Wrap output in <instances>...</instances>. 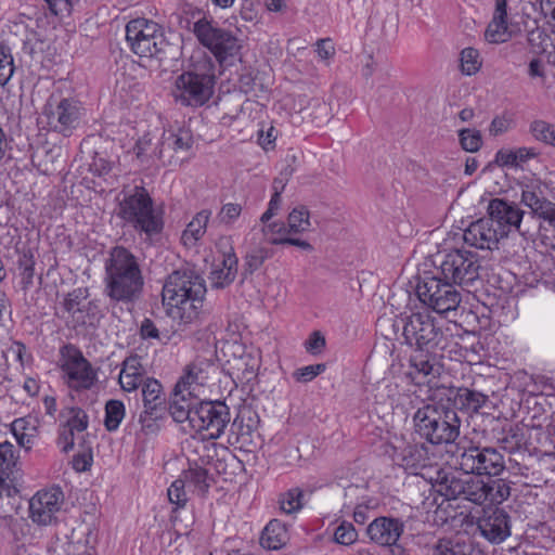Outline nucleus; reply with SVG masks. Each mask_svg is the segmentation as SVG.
<instances>
[{
  "mask_svg": "<svg viewBox=\"0 0 555 555\" xmlns=\"http://www.w3.org/2000/svg\"><path fill=\"white\" fill-rule=\"evenodd\" d=\"M217 64L210 56H192L191 64L175 79L172 96L183 106L199 107L214 94Z\"/></svg>",
  "mask_w": 555,
  "mask_h": 555,
  "instance_id": "f257e3e1",
  "label": "nucleus"
},
{
  "mask_svg": "<svg viewBox=\"0 0 555 555\" xmlns=\"http://www.w3.org/2000/svg\"><path fill=\"white\" fill-rule=\"evenodd\" d=\"M105 270L106 294L111 299L131 302L139 297L143 287V276L137 258L127 248L114 247Z\"/></svg>",
  "mask_w": 555,
  "mask_h": 555,
  "instance_id": "f03ea898",
  "label": "nucleus"
},
{
  "mask_svg": "<svg viewBox=\"0 0 555 555\" xmlns=\"http://www.w3.org/2000/svg\"><path fill=\"white\" fill-rule=\"evenodd\" d=\"M117 217L132 227L137 232L152 237L164 228L163 211L155 207L150 193L143 186H133L122 191Z\"/></svg>",
  "mask_w": 555,
  "mask_h": 555,
  "instance_id": "7ed1b4c3",
  "label": "nucleus"
},
{
  "mask_svg": "<svg viewBox=\"0 0 555 555\" xmlns=\"http://www.w3.org/2000/svg\"><path fill=\"white\" fill-rule=\"evenodd\" d=\"M416 433L431 444L452 443L460 436L461 420L444 404H427L413 417Z\"/></svg>",
  "mask_w": 555,
  "mask_h": 555,
  "instance_id": "20e7f679",
  "label": "nucleus"
},
{
  "mask_svg": "<svg viewBox=\"0 0 555 555\" xmlns=\"http://www.w3.org/2000/svg\"><path fill=\"white\" fill-rule=\"evenodd\" d=\"M404 343L415 350L435 352L443 349L444 333L436 319L427 311L412 312L401 319Z\"/></svg>",
  "mask_w": 555,
  "mask_h": 555,
  "instance_id": "39448f33",
  "label": "nucleus"
},
{
  "mask_svg": "<svg viewBox=\"0 0 555 555\" xmlns=\"http://www.w3.org/2000/svg\"><path fill=\"white\" fill-rule=\"evenodd\" d=\"M481 261L478 253L455 248L444 254L436 266V273L459 286L472 285L480 278Z\"/></svg>",
  "mask_w": 555,
  "mask_h": 555,
  "instance_id": "423d86ee",
  "label": "nucleus"
},
{
  "mask_svg": "<svg viewBox=\"0 0 555 555\" xmlns=\"http://www.w3.org/2000/svg\"><path fill=\"white\" fill-rule=\"evenodd\" d=\"M193 34L202 46L207 48L220 65L240 57L242 42L231 31L218 27L207 17L196 21Z\"/></svg>",
  "mask_w": 555,
  "mask_h": 555,
  "instance_id": "0eeeda50",
  "label": "nucleus"
},
{
  "mask_svg": "<svg viewBox=\"0 0 555 555\" xmlns=\"http://www.w3.org/2000/svg\"><path fill=\"white\" fill-rule=\"evenodd\" d=\"M85 115L82 103L73 96L51 94L43 105L41 117L49 130L68 137Z\"/></svg>",
  "mask_w": 555,
  "mask_h": 555,
  "instance_id": "6e6552de",
  "label": "nucleus"
},
{
  "mask_svg": "<svg viewBox=\"0 0 555 555\" xmlns=\"http://www.w3.org/2000/svg\"><path fill=\"white\" fill-rule=\"evenodd\" d=\"M126 39L131 51L141 57H158L168 46L162 26L143 17L126 25Z\"/></svg>",
  "mask_w": 555,
  "mask_h": 555,
  "instance_id": "1a4fd4ad",
  "label": "nucleus"
},
{
  "mask_svg": "<svg viewBox=\"0 0 555 555\" xmlns=\"http://www.w3.org/2000/svg\"><path fill=\"white\" fill-rule=\"evenodd\" d=\"M455 464L466 475L499 476L505 469V457L492 447L470 446L459 449Z\"/></svg>",
  "mask_w": 555,
  "mask_h": 555,
  "instance_id": "9d476101",
  "label": "nucleus"
},
{
  "mask_svg": "<svg viewBox=\"0 0 555 555\" xmlns=\"http://www.w3.org/2000/svg\"><path fill=\"white\" fill-rule=\"evenodd\" d=\"M416 295L425 306L439 314L456 310L462 299L455 285L437 273L417 283Z\"/></svg>",
  "mask_w": 555,
  "mask_h": 555,
  "instance_id": "9b49d317",
  "label": "nucleus"
},
{
  "mask_svg": "<svg viewBox=\"0 0 555 555\" xmlns=\"http://www.w3.org/2000/svg\"><path fill=\"white\" fill-rule=\"evenodd\" d=\"M437 474V491L447 500H465L476 505L487 502L486 481L466 474L464 477L440 470Z\"/></svg>",
  "mask_w": 555,
  "mask_h": 555,
  "instance_id": "f8f14e48",
  "label": "nucleus"
},
{
  "mask_svg": "<svg viewBox=\"0 0 555 555\" xmlns=\"http://www.w3.org/2000/svg\"><path fill=\"white\" fill-rule=\"evenodd\" d=\"M191 384H175L170 396L169 412L178 423L186 422L189 430H201L205 428L204 416L197 410V398L192 395Z\"/></svg>",
  "mask_w": 555,
  "mask_h": 555,
  "instance_id": "ddd939ff",
  "label": "nucleus"
},
{
  "mask_svg": "<svg viewBox=\"0 0 555 555\" xmlns=\"http://www.w3.org/2000/svg\"><path fill=\"white\" fill-rule=\"evenodd\" d=\"M63 309L67 313V325L73 328L94 325L101 315L98 305L88 300V292L85 288H76L68 293L63 300Z\"/></svg>",
  "mask_w": 555,
  "mask_h": 555,
  "instance_id": "4468645a",
  "label": "nucleus"
},
{
  "mask_svg": "<svg viewBox=\"0 0 555 555\" xmlns=\"http://www.w3.org/2000/svg\"><path fill=\"white\" fill-rule=\"evenodd\" d=\"M197 410L204 416L205 428L201 430H188L193 436L203 437L204 439L217 440L224 433L231 423V413L229 406L221 400L201 401Z\"/></svg>",
  "mask_w": 555,
  "mask_h": 555,
  "instance_id": "2eb2a0df",
  "label": "nucleus"
},
{
  "mask_svg": "<svg viewBox=\"0 0 555 555\" xmlns=\"http://www.w3.org/2000/svg\"><path fill=\"white\" fill-rule=\"evenodd\" d=\"M64 503L60 487L38 491L29 501V517L39 526H49L56 520V513Z\"/></svg>",
  "mask_w": 555,
  "mask_h": 555,
  "instance_id": "dca6fc26",
  "label": "nucleus"
},
{
  "mask_svg": "<svg viewBox=\"0 0 555 555\" xmlns=\"http://www.w3.org/2000/svg\"><path fill=\"white\" fill-rule=\"evenodd\" d=\"M59 365L70 382H95L96 370L73 344L60 348Z\"/></svg>",
  "mask_w": 555,
  "mask_h": 555,
  "instance_id": "f3484780",
  "label": "nucleus"
},
{
  "mask_svg": "<svg viewBox=\"0 0 555 555\" xmlns=\"http://www.w3.org/2000/svg\"><path fill=\"white\" fill-rule=\"evenodd\" d=\"M404 531V524L399 518L380 516L366 527L370 540L380 546H388L392 555H402L403 548L397 544Z\"/></svg>",
  "mask_w": 555,
  "mask_h": 555,
  "instance_id": "a211bd4d",
  "label": "nucleus"
},
{
  "mask_svg": "<svg viewBox=\"0 0 555 555\" xmlns=\"http://www.w3.org/2000/svg\"><path fill=\"white\" fill-rule=\"evenodd\" d=\"M22 470L14 446L4 441L0 443V496L13 498L20 492Z\"/></svg>",
  "mask_w": 555,
  "mask_h": 555,
  "instance_id": "6ab92c4d",
  "label": "nucleus"
},
{
  "mask_svg": "<svg viewBox=\"0 0 555 555\" xmlns=\"http://www.w3.org/2000/svg\"><path fill=\"white\" fill-rule=\"evenodd\" d=\"M199 287L206 294L204 280L193 270H176L166 280L163 287V302L177 301V298L193 297V291Z\"/></svg>",
  "mask_w": 555,
  "mask_h": 555,
  "instance_id": "aec40b11",
  "label": "nucleus"
},
{
  "mask_svg": "<svg viewBox=\"0 0 555 555\" xmlns=\"http://www.w3.org/2000/svg\"><path fill=\"white\" fill-rule=\"evenodd\" d=\"M503 237L504 232L500 227H494V223L488 217L472 222L463 234L464 242L467 245L489 250L496 248Z\"/></svg>",
  "mask_w": 555,
  "mask_h": 555,
  "instance_id": "412c9836",
  "label": "nucleus"
},
{
  "mask_svg": "<svg viewBox=\"0 0 555 555\" xmlns=\"http://www.w3.org/2000/svg\"><path fill=\"white\" fill-rule=\"evenodd\" d=\"M477 528L485 539L499 544L511 535V517L503 508H491L478 518Z\"/></svg>",
  "mask_w": 555,
  "mask_h": 555,
  "instance_id": "4be33fe9",
  "label": "nucleus"
},
{
  "mask_svg": "<svg viewBox=\"0 0 555 555\" xmlns=\"http://www.w3.org/2000/svg\"><path fill=\"white\" fill-rule=\"evenodd\" d=\"M487 212L494 227L504 232V237L512 229L519 230L524 217V211L515 203L502 198L491 199Z\"/></svg>",
  "mask_w": 555,
  "mask_h": 555,
  "instance_id": "5701e85b",
  "label": "nucleus"
},
{
  "mask_svg": "<svg viewBox=\"0 0 555 555\" xmlns=\"http://www.w3.org/2000/svg\"><path fill=\"white\" fill-rule=\"evenodd\" d=\"M204 298L205 295H203L202 288L195 287L193 297L177 298V302L175 300L172 302H164V305L169 318L181 325H188L198 319Z\"/></svg>",
  "mask_w": 555,
  "mask_h": 555,
  "instance_id": "b1692460",
  "label": "nucleus"
},
{
  "mask_svg": "<svg viewBox=\"0 0 555 555\" xmlns=\"http://www.w3.org/2000/svg\"><path fill=\"white\" fill-rule=\"evenodd\" d=\"M229 375L220 367L219 363L214 359L212 352H209L208 358L197 357L193 362L188 364L178 382L198 380V379H214L222 382ZM234 382V378L230 376Z\"/></svg>",
  "mask_w": 555,
  "mask_h": 555,
  "instance_id": "393cba45",
  "label": "nucleus"
},
{
  "mask_svg": "<svg viewBox=\"0 0 555 555\" xmlns=\"http://www.w3.org/2000/svg\"><path fill=\"white\" fill-rule=\"evenodd\" d=\"M397 459L399 465L412 475L425 477V470L431 467L428 449L423 443L405 446Z\"/></svg>",
  "mask_w": 555,
  "mask_h": 555,
  "instance_id": "a878e982",
  "label": "nucleus"
},
{
  "mask_svg": "<svg viewBox=\"0 0 555 555\" xmlns=\"http://www.w3.org/2000/svg\"><path fill=\"white\" fill-rule=\"evenodd\" d=\"M237 274V257L230 246L223 253L220 263H217L211 270L209 280L214 288H224L235 280Z\"/></svg>",
  "mask_w": 555,
  "mask_h": 555,
  "instance_id": "bb28decb",
  "label": "nucleus"
},
{
  "mask_svg": "<svg viewBox=\"0 0 555 555\" xmlns=\"http://www.w3.org/2000/svg\"><path fill=\"white\" fill-rule=\"evenodd\" d=\"M210 217L211 211L203 209L192 218L181 235V242L184 246L193 248L197 245L199 240H202L206 233Z\"/></svg>",
  "mask_w": 555,
  "mask_h": 555,
  "instance_id": "cd10ccee",
  "label": "nucleus"
},
{
  "mask_svg": "<svg viewBox=\"0 0 555 555\" xmlns=\"http://www.w3.org/2000/svg\"><path fill=\"white\" fill-rule=\"evenodd\" d=\"M286 526L278 519H272L262 530L260 544L268 550H280L288 541Z\"/></svg>",
  "mask_w": 555,
  "mask_h": 555,
  "instance_id": "c85d7f7f",
  "label": "nucleus"
},
{
  "mask_svg": "<svg viewBox=\"0 0 555 555\" xmlns=\"http://www.w3.org/2000/svg\"><path fill=\"white\" fill-rule=\"evenodd\" d=\"M134 153L142 163H154L155 160L165 162L162 139L154 142L150 133L144 134L138 140L134 146Z\"/></svg>",
  "mask_w": 555,
  "mask_h": 555,
  "instance_id": "c756f323",
  "label": "nucleus"
},
{
  "mask_svg": "<svg viewBox=\"0 0 555 555\" xmlns=\"http://www.w3.org/2000/svg\"><path fill=\"white\" fill-rule=\"evenodd\" d=\"M440 369V365L429 357H413L411 359L410 370L406 374L413 380L427 378L428 382H431L433 379L439 377Z\"/></svg>",
  "mask_w": 555,
  "mask_h": 555,
  "instance_id": "7c9ffc66",
  "label": "nucleus"
},
{
  "mask_svg": "<svg viewBox=\"0 0 555 555\" xmlns=\"http://www.w3.org/2000/svg\"><path fill=\"white\" fill-rule=\"evenodd\" d=\"M143 406L145 413L155 415L164 410L165 396L162 384H142Z\"/></svg>",
  "mask_w": 555,
  "mask_h": 555,
  "instance_id": "2f4dec72",
  "label": "nucleus"
},
{
  "mask_svg": "<svg viewBox=\"0 0 555 555\" xmlns=\"http://www.w3.org/2000/svg\"><path fill=\"white\" fill-rule=\"evenodd\" d=\"M163 146L171 145L172 152H188L193 145V134L188 128H178L164 131L162 135Z\"/></svg>",
  "mask_w": 555,
  "mask_h": 555,
  "instance_id": "473e14b6",
  "label": "nucleus"
},
{
  "mask_svg": "<svg viewBox=\"0 0 555 555\" xmlns=\"http://www.w3.org/2000/svg\"><path fill=\"white\" fill-rule=\"evenodd\" d=\"M512 33L508 29L507 17L493 15L485 31V39L489 43L499 44L511 39Z\"/></svg>",
  "mask_w": 555,
  "mask_h": 555,
  "instance_id": "72a5a7b5",
  "label": "nucleus"
},
{
  "mask_svg": "<svg viewBox=\"0 0 555 555\" xmlns=\"http://www.w3.org/2000/svg\"><path fill=\"white\" fill-rule=\"evenodd\" d=\"M261 223L263 242L270 245H285V238L292 235L284 222L266 221Z\"/></svg>",
  "mask_w": 555,
  "mask_h": 555,
  "instance_id": "f704fd0d",
  "label": "nucleus"
},
{
  "mask_svg": "<svg viewBox=\"0 0 555 555\" xmlns=\"http://www.w3.org/2000/svg\"><path fill=\"white\" fill-rule=\"evenodd\" d=\"M291 234H300L311 230L310 212L305 206L295 207L287 217Z\"/></svg>",
  "mask_w": 555,
  "mask_h": 555,
  "instance_id": "c9c22d12",
  "label": "nucleus"
},
{
  "mask_svg": "<svg viewBox=\"0 0 555 555\" xmlns=\"http://www.w3.org/2000/svg\"><path fill=\"white\" fill-rule=\"evenodd\" d=\"M61 416L66 417L63 425L68 427L75 433H82L88 428L89 417L87 413L79 406L64 408L61 411Z\"/></svg>",
  "mask_w": 555,
  "mask_h": 555,
  "instance_id": "e433bc0d",
  "label": "nucleus"
},
{
  "mask_svg": "<svg viewBox=\"0 0 555 555\" xmlns=\"http://www.w3.org/2000/svg\"><path fill=\"white\" fill-rule=\"evenodd\" d=\"M125 417V405L119 400H108L105 404L104 425L108 431H115Z\"/></svg>",
  "mask_w": 555,
  "mask_h": 555,
  "instance_id": "4c0bfd02",
  "label": "nucleus"
},
{
  "mask_svg": "<svg viewBox=\"0 0 555 555\" xmlns=\"http://www.w3.org/2000/svg\"><path fill=\"white\" fill-rule=\"evenodd\" d=\"M457 395L461 406L470 412H478L488 400L486 395L468 388H460Z\"/></svg>",
  "mask_w": 555,
  "mask_h": 555,
  "instance_id": "58836bf2",
  "label": "nucleus"
},
{
  "mask_svg": "<svg viewBox=\"0 0 555 555\" xmlns=\"http://www.w3.org/2000/svg\"><path fill=\"white\" fill-rule=\"evenodd\" d=\"M302 498L304 492L299 488H293L282 493L279 499L281 511L285 514L297 513L304 506Z\"/></svg>",
  "mask_w": 555,
  "mask_h": 555,
  "instance_id": "ea45409f",
  "label": "nucleus"
},
{
  "mask_svg": "<svg viewBox=\"0 0 555 555\" xmlns=\"http://www.w3.org/2000/svg\"><path fill=\"white\" fill-rule=\"evenodd\" d=\"M529 132L535 140L555 147V129L550 122L534 119L529 125Z\"/></svg>",
  "mask_w": 555,
  "mask_h": 555,
  "instance_id": "a19ab883",
  "label": "nucleus"
},
{
  "mask_svg": "<svg viewBox=\"0 0 555 555\" xmlns=\"http://www.w3.org/2000/svg\"><path fill=\"white\" fill-rule=\"evenodd\" d=\"M243 416H236L230 426L231 436L229 438L230 443H241L245 446L251 442V434L254 430L253 425H244Z\"/></svg>",
  "mask_w": 555,
  "mask_h": 555,
  "instance_id": "79ce46f5",
  "label": "nucleus"
},
{
  "mask_svg": "<svg viewBox=\"0 0 555 555\" xmlns=\"http://www.w3.org/2000/svg\"><path fill=\"white\" fill-rule=\"evenodd\" d=\"M487 502L500 504L511 495V487L504 479H495L486 482Z\"/></svg>",
  "mask_w": 555,
  "mask_h": 555,
  "instance_id": "37998d69",
  "label": "nucleus"
},
{
  "mask_svg": "<svg viewBox=\"0 0 555 555\" xmlns=\"http://www.w3.org/2000/svg\"><path fill=\"white\" fill-rule=\"evenodd\" d=\"M184 481L194 487L199 494H205L209 488L208 473L203 467L190 468L184 473Z\"/></svg>",
  "mask_w": 555,
  "mask_h": 555,
  "instance_id": "c03bdc74",
  "label": "nucleus"
},
{
  "mask_svg": "<svg viewBox=\"0 0 555 555\" xmlns=\"http://www.w3.org/2000/svg\"><path fill=\"white\" fill-rule=\"evenodd\" d=\"M460 61L462 73L467 76H472L479 72L482 64L478 50L474 48L463 49Z\"/></svg>",
  "mask_w": 555,
  "mask_h": 555,
  "instance_id": "a18cd8bd",
  "label": "nucleus"
},
{
  "mask_svg": "<svg viewBox=\"0 0 555 555\" xmlns=\"http://www.w3.org/2000/svg\"><path fill=\"white\" fill-rule=\"evenodd\" d=\"M459 141L462 149L469 153H475L482 145V137L479 130L464 128L459 130Z\"/></svg>",
  "mask_w": 555,
  "mask_h": 555,
  "instance_id": "49530a36",
  "label": "nucleus"
},
{
  "mask_svg": "<svg viewBox=\"0 0 555 555\" xmlns=\"http://www.w3.org/2000/svg\"><path fill=\"white\" fill-rule=\"evenodd\" d=\"M358 540V531L349 521H341L334 531V541L341 545H351Z\"/></svg>",
  "mask_w": 555,
  "mask_h": 555,
  "instance_id": "de8ad7c7",
  "label": "nucleus"
},
{
  "mask_svg": "<svg viewBox=\"0 0 555 555\" xmlns=\"http://www.w3.org/2000/svg\"><path fill=\"white\" fill-rule=\"evenodd\" d=\"M14 73L13 56L11 50L0 44V87L7 85Z\"/></svg>",
  "mask_w": 555,
  "mask_h": 555,
  "instance_id": "09e8293b",
  "label": "nucleus"
},
{
  "mask_svg": "<svg viewBox=\"0 0 555 555\" xmlns=\"http://www.w3.org/2000/svg\"><path fill=\"white\" fill-rule=\"evenodd\" d=\"M547 202L548 199L543 197L541 192L530 189L529 186L524 189L521 192V203L529 207L534 216L540 212L542 206H544V203Z\"/></svg>",
  "mask_w": 555,
  "mask_h": 555,
  "instance_id": "8fccbe9b",
  "label": "nucleus"
},
{
  "mask_svg": "<svg viewBox=\"0 0 555 555\" xmlns=\"http://www.w3.org/2000/svg\"><path fill=\"white\" fill-rule=\"evenodd\" d=\"M167 495L171 504L184 507L188 502L185 481L183 479L175 480L168 488Z\"/></svg>",
  "mask_w": 555,
  "mask_h": 555,
  "instance_id": "3c124183",
  "label": "nucleus"
},
{
  "mask_svg": "<svg viewBox=\"0 0 555 555\" xmlns=\"http://www.w3.org/2000/svg\"><path fill=\"white\" fill-rule=\"evenodd\" d=\"M143 367L138 356H131L122 362V369L119 373V380L121 378H138L142 375Z\"/></svg>",
  "mask_w": 555,
  "mask_h": 555,
  "instance_id": "603ef678",
  "label": "nucleus"
},
{
  "mask_svg": "<svg viewBox=\"0 0 555 555\" xmlns=\"http://www.w3.org/2000/svg\"><path fill=\"white\" fill-rule=\"evenodd\" d=\"M242 206L240 204L228 203L221 207L218 215L221 223L232 224L241 215Z\"/></svg>",
  "mask_w": 555,
  "mask_h": 555,
  "instance_id": "864d4df0",
  "label": "nucleus"
},
{
  "mask_svg": "<svg viewBox=\"0 0 555 555\" xmlns=\"http://www.w3.org/2000/svg\"><path fill=\"white\" fill-rule=\"evenodd\" d=\"M267 258L268 253L264 249L260 248L253 250L245 258L246 270L249 273L257 271L263 264Z\"/></svg>",
  "mask_w": 555,
  "mask_h": 555,
  "instance_id": "5fc2aeb1",
  "label": "nucleus"
},
{
  "mask_svg": "<svg viewBox=\"0 0 555 555\" xmlns=\"http://www.w3.org/2000/svg\"><path fill=\"white\" fill-rule=\"evenodd\" d=\"M51 14L59 16L69 14L73 10L74 0H43Z\"/></svg>",
  "mask_w": 555,
  "mask_h": 555,
  "instance_id": "6e6d98bb",
  "label": "nucleus"
},
{
  "mask_svg": "<svg viewBox=\"0 0 555 555\" xmlns=\"http://www.w3.org/2000/svg\"><path fill=\"white\" fill-rule=\"evenodd\" d=\"M305 348L311 354L321 353L325 348V337L319 331L312 332L305 341Z\"/></svg>",
  "mask_w": 555,
  "mask_h": 555,
  "instance_id": "4d7b16f0",
  "label": "nucleus"
},
{
  "mask_svg": "<svg viewBox=\"0 0 555 555\" xmlns=\"http://www.w3.org/2000/svg\"><path fill=\"white\" fill-rule=\"evenodd\" d=\"M75 444V431L70 430L65 425H62L60 428V434L57 437V446L65 453L73 450Z\"/></svg>",
  "mask_w": 555,
  "mask_h": 555,
  "instance_id": "13d9d810",
  "label": "nucleus"
},
{
  "mask_svg": "<svg viewBox=\"0 0 555 555\" xmlns=\"http://www.w3.org/2000/svg\"><path fill=\"white\" fill-rule=\"evenodd\" d=\"M160 417V413L155 415H150L142 411L139 416V422L141 424V429L145 435L155 434L158 431L159 427L156 421Z\"/></svg>",
  "mask_w": 555,
  "mask_h": 555,
  "instance_id": "bf43d9fd",
  "label": "nucleus"
},
{
  "mask_svg": "<svg viewBox=\"0 0 555 555\" xmlns=\"http://www.w3.org/2000/svg\"><path fill=\"white\" fill-rule=\"evenodd\" d=\"M325 370L324 364H314V365H308L302 369H299L294 373V377L298 382H309L313 379L315 376H318L321 372Z\"/></svg>",
  "mask_w": 555,
  "mask_h": 555,
  "instance_id": "052dcab7",
  "label": "nucleus"
},
{
  "mask_svg": "<svg viewBox=\"0 0 555 555\" xmlns=\"http://www.w3.org/2000/svg\"><path fill=\"white\" fill-rule=\"evenodd\" d=\"M34 260L24 254L18 260V269L21 270L22 280L26 284H30L34 278Z\"/></svg>",
  "mask_w": 555,
  "mask_h": 555,
  "instance_id": "680f3d73",
  "label": "nucleus"
},
{
  "mask_svg": "<svg viewBox=\"0 0 555 555\" xmlns=\"http://www.w3.org/2000/svg\"><path fill=\"white\" fill-rule=\"evenodd\" d=\"M7 357L17 361L23 366L28 361L29 354L26 351L25 345L14 341L8 349Z\"/></svg>",
  "mask_w": 555,
  "mask_h": 555,
  "instance_id": "e2e57ef3",
  "label": "nucleus"
},
{
  "mask_svg": "<svg viewBox=\"0 0 555 555\" xmlns=\"http://www.w3.org/2000/svg\"><path fill=\"white\" fill-rule=\"evenodd\" d=\"M11 431L13 435H27V434H35L36 433V426L31 425L30 418H17L11 424Z\"/></svg>",
  "mask_w": 555,
  "mask_h": 555,
  "instance_id": "0e129e2a",
  "label": "nucleus"
},
{
  "mask_svg": "<svg viewBox=\"0 0 555 555\" xmlns=\"http://www.w3.org/2000/svg\"><path fill=\"white\" fill-rule=\"evenodd\" d=\"M281 202H282V199H281L280 194L278 192H273V194H272V196L270 198L268 208L261 215L259 221L260 222L270 221L278 214V211L280 210Z\"/></svg>",
  "mask_w": 555,
  "mask_h": 555,
  "instance_id": "69168bd1",
  "label": "nucleus"
},
{
  "mask_svg": "<svg viewBox=\"0 0 555 555\" xmlns=\"http://www.w3.org/2000/svg\"><path fill=\"white\" fill-rule=\"evenodd\" d=\"M538 218L547 222V224L555 230V203H544L540 212L537 215Z\"/></svg>",
  "mask_w": 555,
  "mask_h": 555,
  "instance_id": "338daca9",
  "label": "nucleus"
},
{
  "mask_svg": "<svg viewBox=\"0 0 555 555\" xmlns=\"http://www.w3.org/2000/svg\"><path fill=\"white\" fill-rule=\"evenodd\" d=\"M317 53L322 60H328L335 54V48L331 39H320L317 42Z\"/></svg>",
  "mask_w": 555,
  "mask_h": 555,
  "instance_id": "774afa93",
  "label": "nucleus"
}]
</instances>
